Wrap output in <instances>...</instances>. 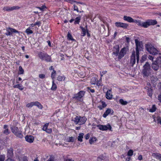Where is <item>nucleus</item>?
I'll list each match as a JSON object with an SVG mask.
<instances>
[{
	"mask_svg": "<svg viewBox=\"0 0 161 161\" xmlns=\"http://www.w3.org/2000/svg\"><path fill=\"white\" fill-rule=\"evenodd\" d=\"M145 47L147 50L150 54L153 55H156L158 54L160 55L161 54V53L159 51L150 44H146Z\"/></svg>",
	"mask_w": 161,
	"mask_h": 161,
	"instance_id": "nucleus-1",
	"label": "nucleus"
},
{
	"mask_svg": "<svg viewBox=\"0 0 161 161\" xmlns=\"http://www.w3.org/2000/svg\"><path fill=\"white\" fill-rule=\"evenodd\" d=\"M151 70L150 65L148 62L146 63L143 66V68L142 74L144 77H148L150 74Z\"/></svg>",
	"mask_w": 161,
	"mask_h": 161,
	"instance_id": "nucleus-2",
	"label": "nucleus"
},
{
	"mask_svg": "<svg viewBox=\"0 0 161 161\" xmlns=\"http://www.w3.org/2000/svg\"><path fill=\"white\" fill-rule=\"evenodd\" d=\"M39 58L42 60H44L47 62H52V61L50 56L44 52H40L38 53Z\"/></svg>",
	"mask_w": 161,
	"mask_h": 161,
	"instance_id": "nucleus-3",
	"label": "nucleus"
},
{
	"mask_svg": "<svg viewBox=\"0 0 161 161\" xmlns=\"http://www.w3.org/2000/svg\"><path fill=\"white\" fill-rule=\"evenodd\" d=\"M87 120V118L85 116H77L74 118L73 121L75 124L81 125L84 124Z\"/></svg>",
	"mask_w": 161,
	"mask_h": 161,
	"instance_id": "nucleus-4",
	"label": "nucleus"
},
{
	"mask_svg": "<svg viewBox=\"0 0 161 161\" xmlns=\"http://www.w3.org/2000/svg\"><path fill=\"white\" fill-rule=\"evenodd\" d=\"M136 45V54L137 62L138 63L139 60V50L142 48V42H139L137 39L135 40Z\"/></svg>",
	"mask_w": 161,
	"mask_h": 161,
	"instance_id": "nucleus-5",
	"label": "nucleus"
},
{
	"mask_svg": "<svg viewBox=\"0 0 161 161\" xmlns=\"http://www.w3.org/2000/svg\"><path fill=\"white\" fill-rule=\"evenodd\" d=\"M97 127H98L99 129L101 130L105 131L107 130H109L112 131V127L110 124H108L106 125H97Z\"/></svg>",
	"mask_w": 161,
	"mask_h": 161,
	"instance_id": "nucleus-6",
	"label": "nucleus"
},
{
	"mask_svg": "<svg viewBox=\"0 0 161 161\" xmlns=\"http://www.w3.org/2000/svg\"><path fill=\"white\" fill-rule=\"evenodd\" d=\"M12 132L19 138H22L23 136V135L21 133V131H20L18 127H14L12 129Z\"/></svg>",
	"mask_w": 161,
	"mask_h": 161,
	"instance_id": "nucleus-7",
	"label": "nucleus"
},
{
	"mask_svg": "<svg viewBox=\"0 0 161 161\" xmlns=\"http://www.w3.org/2000/svg\"><path fill=\"white\" fill-rule=\"evenodd\" d=\"M127 49L126 47L123 48L120 51L119 53L118 58L119 59H121L122 58L126 53V52L127 51Z\"/></svg>",
	"mask_w": 161,
	"mask_h": 161,
	"instance_id": "nucleus-8",
	"label": "nucleus"
},
{
	"mask_svg": "<svg viewBox=\"0 0 161 161\" xmlns=\"http://www.w3.org/2000/svg\"><path fill=\"white\" fill-rule=\"evenodd\" d=\"M115 25L117 27H120L124 28H126L128 26V25L126 23H124L117 22L115 23Z\"/></svg>",
	"mask_w": 161,
	"mask_h": 161,
	"instance_id": "nucleus-9",
	"label": "nucleus"
},
{
	"mask_svg": "<svg viewBox=\"0 0 161 161\" xmlns=\"http://www.w3.org/2000/svg\"><path fill=\"white\" fill-rule=\"evenodd\" d=\"M20 35V32L14 29L11 28V37Z\"/></svg>",
	"mask_w": 161,
	"mask_h": 161,
	"instance_id": "nucleus-10",
	"label": "nucleus"
},
{
	"mask_svg": "<svg viewBox=\"0 0 161 161\" xmlns=\"http://www.w3.org/2000/svg\"><path fill=\"white\" fill-rule=\"evenodd\" d=\"M136 62V57L135 52L134 51L132 52V54L130 57V64L131 66H133L134 64Z\"/></svg>",
	"mask_w": 161,
	"mask_h": 161,
	"instance_id": "nucleus-11",
	"label": "nucleus"
},
{
	"mask_svg": "<svg viewBox=\"0 0 161 161\" xmlns=\"http://www.w3.org/2000/svg\"><path fill=\"white\" fill-rule=\"evenodd\" d=\"M153 69L155 71L157 70L159 68L160 66L158 64L156 60L153 61L151 65Z\"/></svg>",
	"mask_w": 161,
	"mask_h": 161,
	"instance_id": "nucleus-12",
	"label": "nucleus"
},
{
	"mask_svg": "<svg viewBox=\"0 0 161 161\" xmlns=\"http://www.w3.org/2000/svg\"><path fill=\"white\" fill-rule=\"evenodd\" d=\"M49 125V123H47L45 124L42 128V130L45 131L46 132L50 134L52 132V129L51 128L48 129V127Z\"/></svg>",
	"mask_w": 161,
	"mask_h": 161,
	"instance_id": "nucleus-13",
	"label": "nucleus"
},
{
	"mask_svg": "<svg viewBox=\"0 0 161 161\" xmlns=\"http://www.w3.org/2000/svg\"><path fill=\"white\" fill-rule=\"evenodd\" d=\"M119 47L118 45H116L114 47V50L113 54L117 56L119 53Z\"/></svg>",
	"mask_w": 161,
	"mask_h": 161,
	"instance_id": "nucleus-14",
	"label": "nucleus"
},
{
	"mask_svg": "<svg viewBox=\"0 0 161 161\" xmlns=\"http://www.w3.org/2000/svg\"><path fill=\"white\" fill-rule=\"evenodd\" d=\"M26 141L28 142L31 143L33 142L34 138V137L31 135L26 136L25 137Z\"/></svg>",
	"mask_w": 161,
	"mask_h": 161,
	"instance_id": "nucleus-15",
	"label": "nucleus"
},
{
	"mask_svg": "<svg viewBox=\"0 0 161 161\" xmlns=\"http://www.w3.org/2000/svg\"><path fill=\"white\" fill-rule=\"evenodd\" d=\"M113 113L114 111L113 110L108 108L106 111L103 114V117L104 118H106L109 114H112Z\"/></svg>",
	"mask_w": 161,
	"mask_h": 161,
	"instance_id": "nucleus-16",
	"label": "nucleus"
},
{
	"mask_svg": "<svg viewBox=\"0 0 161 161\" xmlns=\"http://www.w3.org/2000/svg\"><path fill=\"white\" fill-rule=\"evenodd\" d=\"M106 98L110 100L112 99V95L111 93V91L110 90H108L106 94Z\"/></svg>",
	"mask_w": 161,
	"mask_h": 161,
	"instance_id": "nucleus-17",
	"label": "nucleus"
},
{
	"mask_svg": "<svg viewBox=\"0 0 161 161\" xmlns=\"http://www.w3.org/2000/svg\"><path fill=\"white\" fill-rule=\"evenodd\" d=\"M123 19L124 20L129 22H134V19L132 18L129 16H124Z\"/></svg>",
	"mask_w": 161,
	"mask_h": 161,
	"instance_id": "nucleus-18",
	"label": "nucleus"
},
{
	"mask_svg": "<svg viewBox=\"0 0 161 161\" xmlns=\"http://www.w3.org/2000/svg\"><path fill=\"white\" fill-rule=\"evenodd\" d=\"M82 31V33L81 34V36H84L86 35V31L87 30V25H86L85 27L83 28V27L80 26V27Z\"/></svg>",
	"mask_w": 161,
	"mask_h": 161,
	"instance_id": "nucleus-19",
	"label": "nucleus"
},
{
	"mask_svg": "<svg viewBox=\"0 0 161 161\" xmlns=\"http://www.w3.org/2000/svg\"><path fill=\"white\" fill-rule=\"evenodd\" d=\"M152 156L159 161L161 160V154L158 153H153Z\"/></svg>",
	"mask_w": 161,
	"mask_h": 161,
	"instance_id": "nucleus-20",
	"label": "nucleus"
},
{
	"mask_svg": "<svg viewBox=\"0 0 161 161\" xmlns=\"http://www.w3.org/2000/svg\"><path fill=\"white\" fill-rule=\"evenodd\" d=\"M153 117L154 119V120L157 123V124H160L161 125V117L159 116H157V117H154L153 116Z\"/></svg>",
	"mask_w": 161,
	"mask_h": 161,
	"instance_id": "nucleus-21",
	"label": "nucleus"
},
{
	"mask_svg": "<svg viewBox=\"0 0 161 161\" xmlns=\"http://www.w3.org/2000/svg\"><path fill=\"white\" fill-rule=\"evenodd\" d=\"M149 26L150 25H154L157 24V22L155 20L148 19Z\"/></svg>",
	"mask_w": 161,
	"mask_h": 161,
	"instance_id": "nucleus-22",
	"label": "nucleus"
},
{
	"mask_svg": "<svg viewBox=\"0 0 161 161\" xmlns=\"http://www.w3.org/2000/svg\"><path fill=\"white\" fill-rule=\"evenodd\" d=\"M84 135V134L83 133L79 134L77 138L78 140L80 142H82L83 141L82 138L83 137Z\"/></svg>",
	"mask_w": 161,
	"mask_h": 161,
	"instance_id": "nucleus-23",
	"label": "nucleus"
},
{
	"mask_svg": "<svg viewBox=\"0 0 161 161\" xmlns=\"http://www.w3.org/2000/svg\"><path fill=\"white\" fill-rule=\"evenodd\" d=\"M8 125H4V128L5 129L3 130V133L6 135H8L9 133V130L7 128Z\"/></svg>",
	"mask_w": 161,
	"mask_h": 161,
	"instance_id": "nucleus-24",
	"label": "nucleus"
},
{
	"mask_svg": "<svg viewBox=\"0 0 161 161\" xmlns=\"http://www.w3.org/2000/svg\"><path fill=\"white\" fill-rule=\"evenodd\" d=\"M150 79L152 82H155L158 80V78L156 76H155L153 75H152L150 76Z\"/></svg>",
	"mask_w": 161,
	"mask_h": 161,
	"instance_id": "nucleus-25",
	"label": "nucleus"
},
{
	"mask_svg": "<svg viewBox=\"0 0 161 161\" xmlns=\"http://www.w3.org/2000/svg\"><path fill=\"white\" fill-rule=\"evenodd\" d=\"M142 27L144 28H147L149 26L148 20H147L146 22H142Z\"/></svg>",
	"mask_w": 161,
	"mask_h": 161,
	"instance_id": "nucleus-26",
	"label": "nucleus"
},
{
	"mask_svg": "<svg viewBox=\"0 0 161 161\" xmlns=\"http://www.w3.org/2000/svg\"><path fill=\"white\" fill-rule=\"evenodd\" d=\"M80 16H79L78 17H76L75 19H74L75 21L74 23L75 24H79V22H80Z\"/></svg>",
	"mask_w": 161,
	"mask_h": 161,
	"instance_id": "nucleus-27",
	"label": "nucleus"
},
{
	"mask_svg": "<svg viewBox=\"0 0 161 161\" xmlns=\"http://www.w3.org/2000/svg\"><path fill=\"white\" fill-rule=\"evenodd\" d=\"M57 87L56 85L54 83V80H53L52 81V85L51 88V89L52 90L55 91Z\"/></svg>",
	"mask_w": 161,
	"mask_h": 161,
	"instance_id": "nucleus-28",
	"label": "nucleus"
},
{
	"mask_svg": "<svg viewBox=\"0 0 161 161\" xmlns=\"http://www.w3.org/2000/svg\"><path fill=\"white\" fill-rule=\"evenodd\" d=\"M119 102L121 104L124 105H126L128 103L127 101H125L122 99H119Z\"/></svg>",
	"mask_w": 161,
	"mask_h": 161,
	"instance_id": "nucleus-29",
	"label": "nucleus"
},
{
	"mask_svg": "<svg viewBox=\"0 0 161 161\" xmlns=\"http://www.w3.org/2000/svg\"><path fill=\"white\" fill-rule=\"evenodd\" d=\"M14 88H17L19 89L20 90H22L24 89V87L20 85L19 84H17L14 86Z\"/></svg>",
	"mask_w": 161,
	"mask_h": 161,
	"instance_id": "nucleus-30",
	"label": "nucleus"
},
{
	"mask_svg": "<svg viewBox=\"0 0 161 161\" xmlns=\"http://www.w3.org/2000/svg\"><path fill=\"white\" fill-rule=\"evenodd\" d=\"M147 94L150 97H151L152 96V88H148L147 89Z\"/></svg>",
	"mask_w": 161,
	"mask_h": 161,
	"instance_id": "nucleus-31",
	"label": "nucleus"
},
{
	"mask_svg": "<svg viewBox=\"0 0 161 161\" xmlns=\"http://www.w3.org/2000/svg\"><path fill=\"white\" fill-rule=\"evenodd\" d=\"M65 77L64 76H58L57 77V80L59 81H61L62 80H64L65 79Z\"/></svg>",
	"mask_w": 161,
	"mask_h": 161,
	"instance_id": "nucleus-32",
	"label": "nucleus"
},
{
	"mask_svg": "<svg viewBox=\"0 0 161 161\" xmlns=\"http://www.w3.org/2000/svg\"><path fill=\"white\" fill-rule=\"evenodd\" d=\"M24 73V70L22 69V67L21 66L19 67V71L18 72V74H23Z\"/></svg>",
	"mask_w": 161,
	"mask_h": 161,
	"instance_id": "nucleus-33",
	"label": "nucleus"
},
{
	"mask_svg": "<svg viewBox=\"0 0 161 161\" xmlns=\"http://www.w3.org/2000/svg\"><path fill=\"white\" fill-rule=\"evenodd\" d=\"M85 93V92L83 91H80L78 92V94L79 96V98H81L83 97Z\"/></svg>",
	"mask_w": 161,
	"mask_h": 161,
	"instance_id": "nucleus-34",
	"label": "nucleus"
},
{
	"mask_svg": "<svg viewBox=\"0 0 161 161\" xmlns=\"http://www.w3.org/2000/svg\"><path fill=\"white\" fill-rule=\"evenodd\" d=\"M36 8L39 9L41 11H44V9L46 8V7L45 5H44L41 7H36Z\"/></svg>",
	"mask_w": 161,
	"mask_h": 161,
	"instance_id": "nucleus-35",
	"label": "nucleus"
},
{
	"mask_svg": "<svg viewBox=\"0 0 161 161\" xmlns=\"http://www.w3.org/2000/svg\"><path fill=\"white\" fill-rule=\"evenodd\" d=\"M156 107L155 105H153L152 108L149 109V112H153L156 111Z\"/></svg>",
	"mask_w": 161,
	"mask_h": 161,
	"instance_id": "nucleus-36",
	"label": "nucleus"
},
{
	"mask_svg": "<svg viewBox=\"0 0 161 161\" xmlns=\"http://www.w3.org/2000/svg\"><path fill=\"white\" fill-rule=\"evenodd\" d=\"M156 61L158 64L159 65L160 67H161V56L158 57L157 58Z\"/></svg>",
	"mask_w": 161,
	"mask_h": 161,
	"instance_id": "nucleus-37",
	"label": "nucleus"
},
{
	"mask_svg": "<svg viewBox=\"0 0 161 161\" xmlns=\"http://www.w3.org/2000/svg\"><path fill=\"white\" fill-rule=\"evenodd\" d=\"M96 138L95 137L91 138L89 140V143L92 144L96 140Z\"/></svg>",
	"mask_w": 161,
	"mask_h": 161,
	"instance_id": "nucleus-38",
	"label": "nucleus"
},
{
	"mask_svg": "<svg viewBox=\"0 0 161 161\" xmlns=\"http://www.w3.org/2000/svg\"><path fill=\"white\" fill-rule=\"evenodd\" d=\"M105 159V157L103 156H100L98 157L97 159V161H103Z\"/></svg>",
	"mask_w": 161,
	"mask_h": 161,
	"instance_id": "nucleus-39",
	"label": "nucleus"
},
{
	"mask_svg": "<svg viewBox=\"0 0 161 161\" xmlns=\"http://www.w3.org/2000/svg\"><path fill=\"white\" fill-rule=\"evenodd\" d=\"M67 141L68 142H73L74 141V138L72 136L70 137L67 139Z\"/></svg>",
	"mask_w": 161,
	"mask_h": 161,
	"instance_id": "nucleus-40",
	"label": "nucleus"
},
{
	"mask_svg": "<svg viewBox=\"0 0 161 161\" xmlns=\"http://www.w3.org/2000/svg\"><path fill=\"white\" fill-rule=\"evenodd\" d=\"M67 37L69 40H74V39L73 38L72 35L69 32H68V34Z\"/></svg>",
	"mask_w": 161,
	"mask_h": 161,
	"instance_id": "nucleus-41",
	"label": "nucleus"
},
{
	"mask_svg": "<svg viewBox=\"0 0 161 161\" xmlns=\"http://www.w3.org/2000/svg\"><path fill=\"white\" fill-rule=\"evenodd\" d=\"M20 7L18 6H14L11 7V10L19 9Z\"/></svg>",
	"mask_w": 161,
	"mask_h": 161,
	"instance_id": "nucleus-42",
	"label": "nucleus"
},
{
	"mask_svg": "<svg viewBox=\"0 0 161 161\" xmlns=\"http://www.w3.org/2000/svg\"><path fill=\"white\" fill-rule=\"evenodd\" d=\"M25 32H26L27 34H30L32 33L33 31L31 30L28 28L26 30Z\"/></svg>",
	"mask_w": 161,
	"mask_h": 161,
	"instance_id": "nucleus-43",
	"label": "nucleus"
},
{
	"mask_svg": "<svg viewBox=\"0 0 161 161\" xmlns=\"http://www.w3.org/2000/svg\"><path fill=\"white\" fill-rule=\"evenodd\" d=\"M66 1L67 2H69V1H72V2L76 3L77 4H83V5L84 4V3H81V2H76V1H74V0H66Z\"/></svg>",
	"mask_w": 161,
	"mask_h": 161,
	"instance_id": "nucleus-44",
	"label": "nucleus"
},
{
	"mask_svg": "<svg viewBox=\"0 0 161 161\" xmlns=\"http://www.w3.org/2000/svg\"><path fill=\"white\" fill-rule=\"evenodd\" d=\"M33 106V102H31L27 104L26 106L28 108H31Z\"/></svg>",
	"mask_w": 161,
	"mask_h": 161,
	"instance_id": "nucleus-45",
	"label": "nucleus"
},
{
	"mask_svg": "<svg viewBox=\"0 0 161 161\" xmlns=\"http://www.w3.org/2000/svg\"><path fill=\"white\" fill-rule=\"evenodd\" d=\"M73 99H78L79 98V96L78 94V93L77 94H74V97H73Z\"/></svg>",
	"mask_w": 161,
	"mask_h": 161,
	"instance_id": "nucleus-46",
	"label": "nucleus"
},
{
	"mask_svg": "<svg viewBox=\"0 0 161 161\" xmlns=\"http://www.w3.org/2000/svg\"><path fill=\"white\" fill-rule=\"evenodd\" d=\"M133 151L132 150H130L128 152L127 154L129 156H131L133 154Z\"/></svg>",
	"mask_w": 161,
	"mask_h": 161,
	"instance_id": "nucleus-47",
	"label": "nucleus"
},
{
	"mask_svg": "<svg viewBox=\"0 0 161 161\" xmlns=\"http://www.w3.org/2000/svg\"><path fill=\"white\" fill-rule=\"evenodd\" d=\"M39 77L41 79H44L45 77V75L43 74H41L39 75Z\"/></svg>",
	"mask_w": 161,
	"mask_h": 161,
	"instance_id": "nucleus-48",
	"label": "nucleus"
},
{
	"mask_svg": "<svg viewBox=\"0 0 161 161\" xmlns=\"http://www.w3.org/2000/svg\"><path fill=\"white\" fill-rule=\"evenodd\" d=\"M136 22L137 24V25H140L141 26H142V22H141V20H136Z\"/></svg>",
	"mask_w": 161,
	"mask_h": 161,
	"instance_id": "nucleus-49",
	"label": "nucleus"
},
{
	"mask_svg": "<svg viewBox=\"0 0 161 161\" xmlns=\"http://www.w3.org/2000/svg\"><path fill=\"white\" fill-rule=\"evenodd\" d=\"M91 82H92V84H95L96 83V79L95 77H92V79Z\"/></svg>",
	"mask_w": 161,
	"mask_h": 161,
	"instance_id": "nucleus-50",
	"label": "nucleus"
},
{
	"mask_svg": "<svg viewBox=\"0 0 161 161\" xmlns=\"http://www.w3.org/2000/svg\"><path fill=\"white\" fill-rule=\"evenodd\" d=\"M5 157L3 155H0V161H4L5 159Z\"/></svg>",
	"mask_w": 161,
	"mask_h": 161,
	"instance_id": "nucleus-51",
	"label": "nucleus"
},
{
	"mask_svg": "<svg viewBox=\"0 0 161 161\" xmlns=\"http://www.w3.org/2000/svg\"><path fill=\"white\" fill-rule=\"evenodd\" d=\"M39 108L40 109H42L43 108V106L42 105V104L39 102V104H37V105L36 106Z\"/></svg>",
	"mask_w": 161,
	"mask_h": 161,
	"instance_id": "nucleus-52",
	"label": "nucleus"
},
{
	"mask_svg": "<svg viewBox=\"0 0 161 161\" xmlns=\"http://www.w3.org/2000/svg\"><path fill=\"white\" fill-rule=\"evenodd\" d=\"M3 10L4 11H10V8L8 7H4L3 8Z\"/></svg>",
	"mask_w": 161,
	"mask_h": 161,
	"instance_id": "nucleus-53",
	"label": "nucleus"
},
{
	"mask_svg": "<svg viewBox=\"0 0 161 161\" xmlns=\"http://www.w3.org/2000/svg\"><path fill=\"white\" fill-rule=\"evenodd\" d=\"M47 161H54V158L53 157L51 156Z\"/></svg>",
	"mask_w": 161,
	"mask_h": 161,
	"instance_id": "nucleus-54",
	"label": "nucleus"
},
{
	"mask_svg": "<svg viewBox=\"0 0 161 161\" xmlns=\"http://www.w3.org/2000/svg\"><path fill=\"white\" fill-rule=\"evenodd\" d=\"M74 10H76L78 12H79L78 9V8L75 5H74Z\"/></svg>",
	"mask_w": 161,
	"mask_h": 161,
	"instance_id": "nucleus-55",
	"label": "nucleus"
},
{
	"mask_svg": "<svg viewBox=\"0 0 161 161\" xmlns=\"http://www.w3.org/2000/svg\"><path fill=\"white\" fill-rule=\"evenodd\" d=\"M90 136V135L89 134H87L85 136V139L86 140H87L89 139Z\"/></svg>",
	"mask_w": 161,
	"mask_h": 161,
	"instance_id": "nucleus-56",
	"label": "nucleus"
},
{
	"mask_svg": "<svg viewBox=\"0 0 161 161\" xmlns=\"http://www.w3.org/2000/svg\"><path fill=\"white\" fill-rule=\"evenodd\" d=\"M41 22L40 21H37L36 23H35V25H37L38 27H39L41 25Z\"/></svg>",
	"mask_w": 161,
	"mask_h": 161,
	"instance_id": "nucleus-57",
	"label": "nucleus"
},
{
	"mask_svg": "<svg viewBox=\"0 0 161 161\" xmlns=\"http://www.w3.org/2000/svg\"><path fill=\"white\" fill-rule=\"evenodd\" d=\"M55 75L56 74H51V78L53 80H54L53 79L55 78Z\"/></svg>",
	"mask_w": 161,
	"mask_h": 161,
	"instance_id": "nucleus-58",
	"label": "nucleus"
},
{
	"mask_svg": "<svg viewBox=\"0 0 161 161\" xmlns=\"http://www.w3.org/2000/svg\"><path fill=\"white\" fill-rule=\"evenodd\" d=\"M148 58L149 59L152 60V62H153V58L152 56L149 55Z\"/></svg>",
	"mask_w": 161,
	"mask_h": 161,
	"instance_id": "nucleus-59",
	"label": "nucleus"
},
{
	"mask_svg": "<svg viewBox=\"0 0 161 161\" xmlns=\"http://www.w3.org/2000/svg\"><path fill=\"white\" fill-rule=\"evenodd\" d=\"M39 104V102L38 101L33 102V106H36L37 104Z\"/></svg>",
	"mask_w": 161,
	"mask_h": 161,
	"instance_id": "nucleus-60",
	"label": "nucleus"
},
{
	"mask_svg": "<svg viewBox=\"0 0 161 161\" xmlns=\"http://www.w3.org/2000/svg\"><path fill=\"white\" fill-rule=\"evenodd\" d=\"M138 158L139 160H142V155H139L138 157Z\"/></svg>",
	"mask_w": 161,
	"mask_h": 161,
	"instance_id": "nucleus-61",
	"label": "nucleus"
},
{
	"mask_svg": "<svg viewBox=\"0 0 161 161\" xmlns=\"http://www.w3.org/2000/svg\"><path fill=\"white\" fill-rule=\"evenodd\" d=\"M158 99L161 102V94L158 96Z\"/></svg>",
	"mask_w": 161,
	"mask_h": 161,
	"instance_id": "nucleus-62",
	"label": "nucleus"
},
{
	"mask_svg": "<svg viewBox=\"0 0 161 161\" xmlns=\"http://www.w3.org/2000/svg\"><path fill=\"white\" fill-rule=\"evenodd\" d=\"M107 106L106 104L105 103H102V106L103 108H104L106 107Z\"/></svg>",
	"mask_w": 161,
	"mask_h": 161,
	"instance_id": "nucleus-63",
	"label": "nucleus"
},
{
	"mask_svg": "<svg viewBox=\"0 0 161 161\" xmlns=\"http://www.w3.org/2000/svg\"><path fill=\"white\" fill-rule=\"evenodd\" d=\"M80 128H81L80 126L76 127L75 129L76 130H79L80 129Z\"/></svg>",
	"mask_w": 161,
	"mask_h": 161,
	"instance_id": "nucleus-64",
	"label": "nucleus"
}]
</instances>
